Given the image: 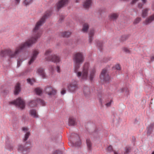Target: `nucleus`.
<instances>
[{"mask_svg":"<svg viewBox=\"0 0 154 154\" xmlns=\"http://www.w3.org/2000/svg\"><path fill=\"white\" fill-rule=\"evenodd\" d=\"M51 11H47L45 14L36 23L33 29V34L31 38L25 42L17 47L14 51H12L10 49L1 50L0 51V57L3 58L5 57L8 56L10 58H16L21 52L27 48L30 47L32 46L33 44L35 43L37 39L40 37L42 35L41 32L39 30L40 27L45 22L46 19L51 15Z\"/></svg>","mask_w":154,"mask_h":154,"instance_id":"nucleus-1","label":"nucleus"},{"mask_svg":"<svg viewBox=\"0 0 154 154\" xmlns=\"http://www.w3.org/2000/svg\"><path fill=\"white\" fill-rule=\"evenodd\" d=\"M73 61L74 63V72L77 76L81 81L86 80L87 79L89 69V64L86 63L83 67L82 72L79 71L80 65L83 63L85 58L82 53L78 52L75 54L73 57Z\"/></svg>","mask_w":154,"mask_h":154,"instance_id":"nucleus-2","label":"nucleus"},{"mask_svg":"<svg viewBox=\"0 0 154 154\" xmlns=\"http://www.w3.org/2000/svg\"><path fill=\"white\" fill-rule=\"evenodd\" d=\"M51 50H48L46 51L45 55V58L46 60L56 63H59L60 60V57L55 55L51 54Z\"/></svg>","mask_w":154,"mask_h":154,"instance_id":"nucleus-3","label":"nucleus"},{"mask_svg":"<svg viewBox=\"0 0 154 154\" xmlns=\"http://www.w3.org/2000/svg\"><path fill=\"white\" fill-rule=\"evenodd\" d=\"M9 104L10 105L13 104L17 106L21 109H24L25 106V102L20 98H18L16 100L9 102Z\"/></svg>","mask_w":154,"mask_h":154,"instance_id":"nucleus-4","label":"nucleus"},{"mask_svg":"<svg viewBox=\"0 0 154 154\" xmlns=\"http://www.w3.org/2000/svg\"><path fill=\"white\" fill-rule=\"evenodd\" d=\"M78 84L75 81L70 83L67 87V91L71 93H75L78 89Z\"/></svg>","mask_w":154,"mask_h":154,"instance_id":"nucleus-5","label":"nucleus"},{"mask_svg":"<svg viewBox=\"0 0 154 154\" xmlns=\"http://www.w3.org/2000/svg\"><path fill=\"white\" fill-rule=\"evenodd\" d=\"M40 104L44 106L45 105V102L41 99H36L35 100L30 101L28 103L29 106L32 107L36 106L37 104Z\"/></svg>","mask_w":154,"mask_h":154,"instance_id":"nucleus-6","label":"nucleus"},{"mask_svg":"<svg viewBox=\"0 0 154 154\" xmlns=\"http://www.w3.org/2000/svg\"><path fill=\"white\" fill-rule=\"evenodd\" d=\"M100 79L105 82H108L110 80V77L109 76L107 70L106 69H103L100 76Z\"/></svg>","mask_w":154,"mask_h":154,"instance_id":"nucleus-7","label":"nucleus"},{"mask_svg":"<svg viewBox=\"0 0 154 154\" xmlns=\"http://www.w3.org/2000/svg\"><path fill=\"white\" fill-rule=\"evenodd\" d=\"M71 136L72 138L75 137L77 140V141L75 143L73 142L72 145L75 147H79L81 144V141L79 138V137L78 135L77 134L72 133L71 134Z\"/></svg>","mask_w":154,"mask_h":154,"instance_id":"nucleus-8","label":"nucleus"},{"mask_svg":"<svg viewBox=\"0 0 154 154\" xmlns=\"http://www.w3.org/2000/svg\"><path fill=\"white\" fill-rule=\"evenodd\" d=\"M45 91L49 96H54L56 94V91L51 86H47L45 88Z\"/></svg>","mask_w":154,"mask_h":154,"instance_id":"nucleus-9","label":"nucleus"},{"mask_svg":"<svg viewBox=\"0 0 154 154\" xmlns=\"http://www.w3.org/2000/svg\"><path fill=\"white\" fill-rule=\"evenodd\" d=\"M39 52L37 50H35L32 51L31 58L28 62L29 65H30L34 62Z\"/></svg>","mask_w":154,"mask_h":154,"instance_id":"nucleus-10","label":"nucleus"},{"mask_svg":"<svg viewBox=\"0 0 154 154\" xmlns=\"http://www.w3.org/2000/svg\"><path fill=\"white\" fill-rule=\"evenodd\" d=\"M18 151L22 154H27L29 151V148L20 145L18 146Z\"/></svg>","mask_w":154,"mask_h":154,"instance_id":"nucleus-11","label":"nucleus"},{"mask_svg":"<svg viewBox=\"0 0 154 154\" xmlns=\"http://www.w3.org/2000/svg\"><path fill=\"white\" fill-rule=\"evenodd\" d=\"M69 0H60L57 4V7L58 11L59 9L65 5L67 4Z\"/></svg>","mask_w":154,"mask_h":154,"instance_id":"nucleus-12","label":"nucleus"},{"mask_svg":"<svg viewBox=\"0 0 154 154\" xmlns=\"http://www.w3.org/2000/svg\"><path fill=\"white\" fill-rule=\"evenodd\" d=\"M83 92L84 95L85 97L88 98L90 97L91 92L89 88L87 86H84L83 88Z\"/></svg>","mask_w":154,"mask_h":154,"instance_id":"nucleus-13","label":"nucleus"},{"mask_svg":"<svg viewBox=\"0 0 154 154\" xmlns=\"http://www.w3.org/2000/svg\"><path fill=\"white\" fill-rule=\"evenodd\" d=\"M92 0H85L83 3V7L86 9H88L92 5Z\"/></svg>","mask_w":154,"mask_h":154,"instance_id":"nucleus-14","label":"nucleus"},{"mask_svg":"<svg viewBox=\"0 0 154 154\" xmlns=\"http://www.w3.org/2000/svg\"><path fill=\"white\" fill-rule=\"evenodd\" d=\"M154 128V123L150 124L147 128V135L149 136L152 133Z\"/></svg>","mask_w":154,"mask_h":154,"instance_id":"nucleus-15","label":"nucleus"},{"mask_svg":"<svg viewBox=\"0 0 154 154\" xmlns=\"http://www.w3.org/2000/svg\"><path fill=\"white\" fill-rule=\"evenodd\" d=\"M153 20H154V14L149 17L147 18L145 21L143 22V23L145 25H148Z\"/></svg>","mask_w":154,"mask_h":154,"instance_id":"nucleus-16","label":"nucleus"},{"mask_svg":"<svg viewBox=\"0 0 154 154\" xmlns=\"http://www.w3.org/2000/svg\"><path fill=\"white\" fill-rule=\"evenodd\" d=\"M37 73L43 79L46 78L45 74L44 72V69L42 68H40L37 70Z\"/></svg>","mask_w":154,"mask_h":154,"instance_id":"nucleus-17","label":"nucleus"},{"mask_svg":"<svg viewBox=\"0 0 154 154\" xmlns=\"http://www.w3.org/2000/svg\"><path fill=\"white\" fill-rule=\"evenodd\" d=\"M21 91L20 85L19 83H17L15 86L14 91V94L15 95H18Z\"/></svg>","mask_w":154,"mask_h":154,"instance_id":"nucleus-18","label":"nucleus"},{"mask_svg":"<svg viewBox=\"0 0 154 154\" xmlns=\"http://www.w3.org/2000/svg\"><path fill=\"white\" fill-rule=\"evenodd\" d=\"M94 34V30L93 29L91 30L89 33V42L91 43L94 39L93 36Z\"/></svg>","mask_w":154,"mask_h":154,"instance_id":"nucleus-19","label":"nucleus"},{"mask_svg":"<svg viewBox=\"0 0 154 154\" xmlns=\"http://www.w3.org/2000/svg\"><path fill=\"white\" fill-rule=\"evenodd\" d=\"M6 149L11 151L13 149V146L11 145L9 140L8 139L6 141V144L5 146Z\"/></svg>","mask_w":154,"mask_h":154,"instance_id":"nucleus-20","label":"nucleus"},{"mask_svg":"<svg viewBox=\"0 0 154 154\" xmlns=\"http://www.w3.org/2000/svg\"><path fill=\"white\" fill-rule=\"evenodd\" d=\"M76 124V122L75 119L72 117H69L68 121L69 126H73L75 125Z\"/></svg>","mask_w":154,"mask_h":154,"instance_id":"nucleus-21","label":"nucleus"},{"mask_svg":"<svg viewBox=\"0 0 154 154\" xmlns=\"http://www.w3.org/2000/svg\"><path fill=\"white\" fill-rule=\"evenodd\" d=\"M119 14L118 13H113L109 15L110 20H116L118 18Z\"/></svg>","mask_w":154,"mask_h":154,"instance_id":"nucleus-22","label":"nucleus"},{"mask_svg":"<svg viewBox=\"0 0 154 154\" xmlns=\"http://www.w3.org/2000/svg\"><path fill=\"white\" fill-rule=\"evenodd\" d=\"M30 115L34 118H38V115L37 114L36 110L35 109H32L29 112Z\"/></svg>","mask_w":154,"mask_h":154,"instance_id":"nucleus-23","label":"nucleus"},{"mask_svg":"<svg viewBox=\"0 0 154 154\" xmlns=\"http://www.w3.org/2000/svg\"><path fill=\"white\" fill-rule=\"evenodd\" d=\"M95 72V70L94 69H93L90 71L89 78L91 81H92L94 77Z\"/></svg>","mask_w":154,"mask_h":154,"instance_id":"nucleus-24","label":"nucleus"},{"mask_svg":"<svg viewBox=\"0 0 154 154\" xmlns=\"http://www.w3.org/2000/svg\"><path fill=\"white\" fill-rule=\"evenodd\" d=\"M92 135L95 139H97L99 137V133L98 130H94L92 133Z\"/></svg>","mask_w":154,"mask_h":154,"instance_id":"nucleus-25","label":"nucleus"},{"mask_svg":"<svg viewBox=\"0 0 154 154\" xmlns=\"http://www.w3.org/2000/svg\"><path fill=\"white\" fill-rule=\"evenodd\" d=\"M149 10L148 8H146L142 10V16L143 18H144L147 16L148 12Z\"/></svg>","mask_w":154,"mask_h":154,"instance_id":"nucleus-26","label":"nucleus"},{"mask_svg":"<svg viewBox=\"0 0 154 154\" xmlns=\"http://www.w3.org/2000/svg\"><path fill=\"white\" fill-rule=\"evenodd\" d=\"M89 28V25L87 23H84L83 26V28L82 31L85 32L87 31L88 29Z\"/></svg>","mask_w":154,"mask_h":154,"instance_id":"nucleus-27","label":"nucleus"},{"mask_svg":"<svg viewBox=\"0 0 154 154\" xmlns=\"http://www.w3.org/2000/svg\"><path fill=\"white\" fill-rule=\"evenodd\" d=\"M97 95L99 100V102L102 104L103 102L102 97L103 96L102 91H98Z\"/></svg>","mask_w":154,"mask_h":154,"instance_id":"nucleus-28","label":"nucleus"},{"mask_svg":"<svg viewBox=\"0 0 154 154\" xmlns=\"http://www.w3.org/2000/svg\"><path fill=\"white\" fill-rule=\"evenodd\" d=\"M103 42L101 41H98L97 42V45L100 51H101L103 49Z\"/></svg>","mask_w":154,"mask_h":154,"instance_id":"nucleus-29","label":"nucleus"},{"mask_svg":"<svg viewBox=\"0 0 154 154\" xmlns=\"http://www.w3.org/2000/svg\"><path fill=\"white\" fill-rule=\"evenodd\" d=\"M71 33L69 32L66 31L63 32L62 33V36L63 37L68 38L70 35Z\"/></svg>","mask_w":154,"mask_h":154,"instance_id":"nucleus-30","label":"nucleus"},{"mask_svg":"<svg viewBox=\"0 0 154 154\" xmlns=\"http://www.w3.org/2000/svg\"><path fill=\"white\" fill-rule=\"evenodd\" d=\"M88 150H91V143L89 139H87L86 140Z\"/></svg>","mask_w":154,"mask_h":154,"instance_id":"nucleus-31","label":"nucleus"},{"mask_svg":"<svg viewBox=\"0 0 154 154\" xmlns=\"http://www.w3.org/2000/svg\"><path fill=\"white\" fill-rule=\"evenodd\" d=\"M33 0H24L23 3L25 6L29 5L32 3Z\"/></svg>","mask_w":154,"mask_h":154,"instance_id":"nucleus-32","label":"nucleus"},{"mask_svg":"<svg viewBox=\"0 0 154 154\" xmlns=\"http://www.w3.org/2000/svg\"><path fill=\"white\" fill-rule=\"evenodd\" d=\"M30 135V133L29 132H27L25 134V136H24V138L23 139V142H25L26 141L28 140Z\"/></svg>","mask_w":154,"mask_h":154,"instance_id":"nucleus-33","label":"nucleus"},{"mask_svg":"<svg viewBox=\"0 0 154 154\" xmlns=\"http://www.w3.org/2000/svg\"><path fill=\"white\" fill-rule=\"evenodd\" d=\"M35 93L36 94L40 95L42 92V90L39 88H36L35 90Z\"/></svg>","mask_w":154,"mask_h":154,"instance_id":"nucleus-34","label":"nucleus"},{"mask_svg":"<svg viewBox=\"0 0 154 154\" xmlns=\"http://www.w3.org/2000/svg\"><path fill=\"white\" fill-rule=\"evenodd\" d=\"M120 91V92H125L126 94L127 95H128L129 94L128 90V88L126 87L122 88L121 89Z\"/></svg>","mask_w":154,"mask_h":154,"instance_id":"nucleus-35","label":"nucleus"},{"mask_svg":"<svg viewBox=\"0 0 154 154\" xmlns=\"http://www.w3.org/2000/svg\"><path fill=\"white\" fill-rule=\"evenodd\" d=\"M129 37V35H123L121 36V40L122 41H124L127 40L128 38Z\"/></svg>","mask_w":154,"mask_h":154,"instance_id":"nucleus-36","label":"nucleus"},{"mask_svg":"<svg viewBox=\"0 0 154 154\" xmlns=\"http://www.w3.org/2000/svg\"><path fill=\"white\" fill-rule=\"evenodd\" d=\"M141 20V18L140 17H137L135 19L134 21V24H137Z\"/></svg>","mask_w":154,"mask_h":154,"instance_id":"nucleus-37","label":"nucleus"},{"mask_svg":"<svg viewBox=\"0 0 154 154\" xmlns=\"http://www.w3.org/2000/svg\"><path fill=\"white\" fill-rule=\"evenodd\" d=\"M23 61V60L20 58H19L17 60V68H19L20 66L21 65V64L22 63V62Z\"/></svg>","mask_w":154,"mask_h":154,"instance_id":"nucleus-38","label":"nucleus"},{"mask_svg":"<svg viewBox=\"0 0 154 154\" xmlns=\"http://www.w3.org/2000/svg\"><path fill=\"white\" fill-rule=\"evenodd\" d=\"M27 81L28 83L31 85L33 84L34 82H35V80L34 79H27Z\"/></svg>","mask_w":154,"mask_h":154,"instance_id":"nucleus-39","label":"nucleus"},{"mask_svg":"<svg viewBox=\"0 0 154 154\" xmlns=\"http://www.w3.org/2000/svg\"><path fill=\"white\" fill-rule=\"evenodd\" d=\"M113 103V101L112 100H110L108 102H107L106 104V106L108 107L111 106V104Z\"/></svg>","mask_w":154,"mask_h":154,"instance_id":"nucleus-40","label":"nucleus"},{"mask_svg":"<svg viewBox=\"0 0 154 154\" xmlns=\"http://www.w3.org/2000/svg\"><path fill=\"white\" fill-rule=\"evenodd\" d=\"M125 150L124 154H128L130 152V149L127 147L125 148Z\"/></svg>","mask_w":154,"mask_h":154,"instance_id":"nucleus-41","label":"nucleus"},{"mask_svg":"<svg viewBox=\"0 0 154 154\" xmlns=\"http://www.w3.org/2000/svg\"><path fill=\"white\" fill-rule=\"evenodd\" d=\"M52 154H62V152L59 150H57L55 151Z\"/></svg>","mask_w":154,"mask_h":154,"instance_id":"nucleus-42","label":"nucleus"},{"mask_svg":"<svg viewBox=\"0 0 154 154\" xmlns=\"http://www.w3.org/2000/svg\"><path fill=\"white\" fill-rule=\"evenodd\" d=\"M123 51L127 53H130V51L126 48H123Z\"/></svg>","mask_w":154,"mask_h":154,"instance_id":"nucleus-43","label":"nucleus"},{"mask_svg":"<svg viewBox=\"0 0 154 154\" xmlns=\"http://www.w3.org/2000/svg\"><path fill=\"white\" fill-rule=\"evenodd\" d=\"M107 150L109 152H112L113 151V148L111 146H110L107 148Z\"/></svg>","mask_w":154,"mask_h":154,"instance_id":"nucleus-44","label":"nucleus"},{"mask_svg":"<svg viewBox=\"0 0 154 154\" xmlns=\"http://www.w3.org/2000/svg\"><path fill=\"white\" fill-rule=\"evenodd\" d=\"M143 4H144L143 3L142 4L140 3H138V7L140 9L142 8Z\"/></svg>","mask_w":154,"mask_h":154,"instance_id":"nucleus-45","label":"nucleus"},{"mask_svg":"<svg viewBox=\"0 0 154 154\" xmlns=\"http://www.w3.org/2000/svg\"><path fill=\"white\" fill-rule=\"evenodd\" d=\"M115 68L117 70H120V67L119 64H117L115 66Z\"/></svg>","mask_w":154,"mask_h":154,"instance_id":"nucleus-46","label":"nucleus"},{"mask_svg":"<svg viewBox=\"0 0 154 154\" xmlns=\"http://www.w3.org/2000/svg\"><path fill=\"white\" fill-rule=\"evenodd\" d=\"M64 17L61 16L60 17V18L59 20V23H61L63 20L64 19Z\"/></svg>","mask_w":154,"mask_h":154,"instance_id":"nucleus-47","label":"nucleus"},{"mask_svg":"<svg viewBox=\"0 0 154 154\" xmlns=\"http://www.w3.org/2000/svg\"><path fill=\"white\" fill-rule=\"evenodd\" d=\"M56 70L58 73H60V67L59 66H57Z\"/></svg>","mask_w":154,"mask_h":154,"instance_id":"nucleus-48","label":"nucleus"},{"mask_svg":"<svg viewBox=\"0 0 154 154\" xmlns=\"http://www.w3.org/2000/svg\"><path fill=\"white\" fill-rule=\"evenodd\" d=\"M66 93V91L65 89H63L61 91V94L62 95H64Z\"/></svg>","mask_w":154,"mask_h":154,"instance_id":"nucleus-49","label":"nucleus"},{"mask_svg":"<svg viewBox=\"0 0 154 154\" xmlns=\"http://www.w3.org/2000/svg\"><path fill=\"white\" fill-rule=\"evenodd\" d=\"M150 61H154V55L152 56L150 58Z\"/></svg>","mask_w":154,"mask_h":154,"instance_id":"nucleus-50","label":"nucleus"},{"mask_svg":"<svg viewBox=\"0 0 154 154\" xmlns=\"http://www.w3.org/2000/svg\"><path fill=\"white\" fill-rule=\"evenodd\" d=\"M103 11H104V9L103 8H101L99 10V12L100 14H101L103 12Z\"/></svg>","mask_w":154,"mask_h":154,"instance_id":"nucleus-51","label":"nucleus"},{"mask_svg":"<svg viewBox=\"0 0 154 154\" xmlns=\"http://www.w3.org/2000/svg\"><path fill=\"white\" fill-rule=\"evenodd\" d=\"M20 2V0H15V4L16 5L18 4Z\"/></svg>","mask_w":154,"mask_h":154,"instance_id":"nucleus-52","label":"nucleus"},{"mask_svg":"<svg viewBox=\"0 0 154 154\" xmlns=\"http://www.w3.org/2000/svg\"><path fill=\"white\" fill-rule=\"evenodd\" d=\"M22 130L23 131H24L25 132H26V131L28 130L27 129V128L26 127H24L23 128H22Z\"/></svg>","mask_w":154,"mask_h":154,"instance_id":"nucleus-53","label":"nucleus"},{"mask_svg":"<svg viewBox=\"0 0 154 154\" xmlns=\"http://www.w3.org/2000/svg\"><path fill=\"white\" fill-rule=\"evenodd\" d=\"M111 57H109V59H107V60H106V61H104V62H108V61L109 60H111Z\"/></svg>","mask_w":154,"mask_h":154,"instance_id":"nucleus-54","label":"nucleus"},{"mask_svg":"<svg viewBox=\"0 0 154 154\" xmlns=\"http://www.w3.org/2000/svg\"><path fill=\"white\" fill-rule=\"evenodd\" d=\"M24 74V72H23L21 73L20 75V76H23Z\"/></svg>","mask_w":154,"mask_h":154,"instance_id":"nucleus-55","label":"nucleus"},{"mask_svg":"<svg viewBox=\"0 0 154 154\" xmlns=\"http://www.w3.org/2000/svg\"><path fill=\"white\" fill-rule=\"evenodd\" d=\"M152 8L154 10V4L152 6Z\"/></svg>","mask_w":154,"mask_h":154,"instance_id":"nucleus-56","label":"nucleus"},{"mask_svg":"<svg viewBox=\"0 0 154 154\" xmlns=\"http://www.w3.org/2000/svg\"><path fill=\"white\" fill-rule=\"evenodd\" d=\"M114 154H117V153L115 151L114 152Z\"/></svg>","mask_w":154,"mask_h":154,"instance_id":"nucleus-57","label":"nucleus"},{"mask_svg":"<svg viewBox=\"0 0 154 154\" xmlns=\"http://www.w3.org/2000/svg\"><path fill=\"white\" fill-rule=\"evenodd\" d=\"M152 154H154V151L152 153Z\"/></svg>","mask_w":154,"mask_h":154,"instance_id":"nucleus-58","label":"nucleus"},{"mask_svg":"<svg viewBox=\"0 0 154 154\" xmlns=\"http://www.w3.org/2000/svg\"><path fill=\"white\" fill-rule=\"evenodd\" d=\"M76 2H78L77 1V0H76Z\"/></svg>","mask_w":154,"mask_h":154,"instance_id":"nucleus-59","label":"nucleus"}]
</instances>
